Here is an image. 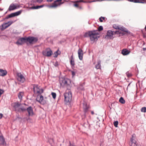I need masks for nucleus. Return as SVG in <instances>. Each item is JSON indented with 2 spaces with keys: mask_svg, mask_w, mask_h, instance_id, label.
Returning <instances> with one entry per match:
<instances>
[{
  "mask_svg": "<svg viewBox=\"0 0 146 146\" xmlns=\"http://www.w3.org/2000/svg\"><path fill=\"white\" fill-rule=\"evenodd\" d=\"M71 72L73 76H75V72L73 71H72Z\"/></svg>",
  "mask_w": 146,
  "mask_h": 146,
  "instance_id": "nucleus-40",
  "label": "nucleus"
},
{
  "mask_svg": "<svg viewBox=\"0 0 146 146\" xmlns=\"http://www.w3.org/2000/svg\"><path fill=\"white\" fill-rule=\"evenodd\" d=\"M118 124V121H116L114 122L113 123L115 127H117V125Z\"/></svg>",
  "mask_w": 146,
  "mask_h": 146,
  "instance_id": "nucleus-35",
  "label": "nucleus"
},
{
  "mask_svg": "<svg viewBox=\"0 0 146 146\" xmlns=\"http://www.w3.org/2000/svg\"><path fill=\"white\" fill-rule=\"evenodd\" d=\"M58 50L56 51L53 54V56L54 57L56 58V57H57L58 55Z\"/></svg>",
  "mask_w": 146,
  "mask_h": 146,
  "instance_id": "nucleus-31",
  "label": "nucleus"
},
{
  "mask_svg": "<svg viewBox=\"0 0 146 146\" xmlns=\"http://www.w3.org/2000/svg\"><path fill=\"white\" fill-rule=\"evenodd\" d=\"M64 101L66 103L71 102L72 99V94L70 89H67L64 94Z\"/></svg>",
  "mask_w": 146,
  "mask_h": 146,
  "instance_id": "nucleus-3",
  "label": "nucleus"
},
{
  "mask_svg": "<svg viewBox=\"0 0 146 146\" xmlns=\"http://www.w3.org/2000/svg\"><path fill=\"white\" fill-rule=\"evenodd\" d=\"M21 104L18 102H15L13 103L11 106L14 110L17 112H18L21 106Z\"/></svg>",
  "mask_w": 146,
  "mask_h": 146,
  "instance_id": "nucleus-7",
  "label": "nucleus"
},
{
  "mask_svg": "<svg viewBox=\"0 0 146 146\" xmlns=\"http://www.w3.org/2000/svg\"><path fill=\"white\" fill-rule=\"evenodd\" d=\"M91 113L92 114V115H94V111H91Z\"/></svg>",
  "mask_w": 146,
  "mask_h": 146,
  "instance_id": "nucleus-47",
  "label": "nucleus"
},
{
  "mask_svg": "<svg viewBox=\"0 0 146 146\" xmlns=\"http://www.w3.org/2000/svg\"><path fill=\"white\" fill-rule=\"evenodd\" d=\"M120 33L119 31H109L107 32V35L110 37H111V36H112L113 35L115 34H120Z\"/></svg>",
  "mask_w": 146,
  "mask_h": 146,
  "instance_id": "nucleus-14",
  "label": "nucleus"
},
{
  "mask_svg": "<svg viewBox=\"0 0 146 146\" xmlns=\"http://www.w3.org/2000/svg\"><path fill=\"white\" fill-rule=\"evenodd\" d=\"M51 94L52 96V97L54 99H55L56 97V93L54 92H52Z\"/></svg>",
  "mask_w": 146,
  "mask_h": 146,
  "instance_id": "nucleus-34",
  "label": "nucleus"
},
{
  "mask_svg": "<svg viewBox=\"0 0 146 146\" xmlns=\"http://www.w3.org/2000/svg\"><path fill=\"white\" fill-rule=\"evenodd\" d=\"M78 54L79 59L80 60H82L83 59V52L82 49L79 48L78 50Z\"/></svg>",
  "mask_w": 146,
  "mask_h": 146,
  "instance_id": "nucleus-16",
  "label": "nucleus"
},
{
  "mask_svg": "<svg viewBox=\"0 0 146 146\" xmlns=\"http://www.w3.org/2000/svg\"><path fill=\"white\" fill-rule=\"evenodd\" d=\"M101 18H102V20H104L105 19V18L102 17H101Z\"/></svg>",
  "mask_w": 146,
  "mask_h": 146,
  "instance_id": "nucleus-46",
  "label": "nucleus"
},
{
  "mask_svg": "<svg viewBox=\"0 0 146 146\" xmlns=\"http://www.w3.org/2000/svg\"><path fill=\"white\" fill-rule=\"evenodd\" d=\"M85 84V82H84L80 84L78 88V89H79L81 90H84V86Z\"/></svg>",
  "mask_w": 146,
  "mask_h": 146,
  "instance_id": "nucleus-23",
  "label": "nucleus"
},
{
  "mask_svg": "<svg viewBox=\"0 0 146 146\" xmlns=\"http://www.w3.org/2000/svg\"><path fill=\"white\" fill-rule=\"evenodd\" d=\"M129 1L131 2H133L134 3H142V2H141L140 1V0H128Z\"/></svg>",
  "mask_w": 146,
  "mask_h": 146,
  "instance_id": "nucleus-30",
  "label": "nucleus"
},
{
  "mask_svg": "<svg viewBox=\"0 0 146 146\" xmlns=\"http://www.w3.org/2000/svg\"><path fill=\"white\" fill-rule=\"evenodd\" d=\"M19 7V6L17 4H15L13 3L11 4L8 9V10L11 11L17 9Z\"/></svg>",
  "mask_w": 146,
  "mask_h": 146,
  "instance_id": "nucleus-11",
  "label": "nucleus"
},
{
  "mask_svg": "<svg viewBox=\"0 0 146 146\" xmlns=\"http://www.w3.org/2000/svg\"><path fill=\"white\" fill-rule=\"evenodd\" d=\"M119 25L115 24L113 25V28L115 29L116 30H118L119 28Z\"/></svg>",
  "mask_w": 146,
  "mask_h": 146,
  "instance_id": "nucleus-32",
  "label": "nucleus"
},
{
  "mask_svg": "<svg viewBox=\"0 0 146 146\" xmlns=\"http://www.w3.org/2000/svg\"><path fill=\"white\" fill-rule=\"evenodd\" d=\"M84 109L85 112H86L88 110V107L87 106H85V107H84Z\"/></svg>",
  "mask_w": 146,
  "mask_h": 146,
  "instance_id": "nucleus-36",
  "label": "nucleus"
},
{
  "mask_svg": "<svg viewBox=\"0 0 146 146\" xmlns=\"http://www.w3.org/2000/svg\"><path fill=\"white\" fill-rule=\"evenodd\" d=\"M99 19H100V21L101 22H103V20L102 19V18H101V17H100L99 18Z\"/></svg>",
  "mask_w": 146,
  "mask_h": 146,
  "instance_id": "nucleus-41",
  "label": "nucleus"
},
{
  "mask_svg": "<svg viewBox=\"0 0 146 146\" xmlns=\"http://www.w3.org/2000/svg\"><path fill=\"white\" fill-rule=\"evenodd\" d=\"M3 91L1 89H0V97L1 95L3 93Z\"/></svg>",
  "mask_w": 146,
  "mask_h": 146,
  "instance_id": "nucleus-38",
  "label": "nucleus"
},
{
  "mask_svg": "<svg viewBox=\"0 0 146 146\" xmlns=\"http://www.w3.org/2000/svg\"><path fill=\"white\" fill-rule=\"evenodd\" d=\"M26 44H34L38 40L37 38L32 36L26 37Z\"/></svg>",
  "mask_w": 146,
  "mask_h": 146,
  "instance_id": "nucleus-4",
  "label": "nucleus"
},
{
  "mask_svg": "<svg viewBox=\"0 0 146 146\" xmlns=\"http://www.w3.org/2000/svg\"><path fill=\"white\" fill-rule=\"evenodd\" d=\"M119 102L122 104H124L125 102V101L122 97L120 98L119 100Z\"/></svg>",
  "mask_w": 146,
  "mask_h": 146,
  "instance_id": "nucleus-29",
  "label": "nucleus"
},
{
  "mask_svg": "<svg viewBox=\"0 0 146 146\" xmlns=\"http://www.w3.org/2000/svg\"><path fill=\"white\" fill-rule=\"evenodd\" d=\"M7 73V71L5 70H3L2 69H0V76H5Z\"/></svg>",
  "mask_w": 146,
  "mask_h": 146,
  "instance_id": "nucleus-20",
  "label": "nucleus"
},
{
  "mask_svg": "<svg viewBox=\"0 0 146 146\" xmlns=\"http://www.w3.org/2000/svg\"><path fill=\"white\" fill-rule=\"evenodd\" d=\"M52 54V52L49 49H46V56H50Z\"/></svg>",
  "mask_w": 146,
  "mask_h": 146,
  "instance_id": "nucleus-21",
  "label": "nucleus"
},
{
  "mask_svg": "<svg viewBox=\"0 0 146 146\" xmlns=\"http://www.w3.org/2000/svg\"><path fill=\"white\" fill-rule=\"evenodd\" d=\"M43 54L44 55H45V52L44 51H43Z\"/></svg>",
  "mask_w": 146,
  "mask_h": 146,
  "instance_id": "nucleus-49",
  "label": "nucleus"
},
{
  "mask_svg": "<svg viewBox=\"0 0 146 146\" xmlns=\"http://www.w3.org/2000/svg\"><path fill=\"white\" fill-rule=\"evenodd\" d=\"M59 83L60 85L63 87H68L70 86L71 84L70 79L62 78H60Z\"/></svg>",
  "mask_w": 146,
  "mask_h": 146,
  "instance_id": "nucleus-2",
  "label": "nucleus"
},
{
  "mask_svg": "<svg viewBox=\"0 0 146 146\" xmlns=\"http://www.w3.org/2000/svg\"><path fill=\"white\" fill-rule=\"evenodd\" d=\"M44 6V5L40 6H36L32 7H31V9H36L42 7Z\"/></svg>",
  "mask_w": 146,
  "mask_h": 146,
  "instance_id": "nucleus-25",
  "label": "nucleus"
},
{
  "mask_svg": "<svg viewBox=\"0 0 146 146\" xmlns=\"http://www.w3.org/2000/svg\"><path fill=\"white\" fill-rule=\"evenodd\" d=\"M103 30V27L102 26H100L98 29V30H93L89 31L85 33L84 35V37H89L90 40L92 41H94L97 40L98 38L99 37L98 35L99 33L98 31H101Z\"/></svg>",
  "mask_w": 146,
  "mask_h": 146,
  "instance_id": "nucleus-1",
  "label": "nucleus"
},
{
  "mask_svg": "<svg viewBox=\"0 0 146 146\" xmlns=\"http://www.w3.org/2000/svg\"><path fill=\"white\" fill-rule=\"evenodd\" d=\"M95 68L97 69H101V61L100 60L98 61L97 64L95 66Z\"/></svg>",
  "mask_w": 146,
  "mask_h": 146,
  "instance_id": "nucleus-24",
  "label": "nucleus"
},
{
  "mask_svg": "<svg viewBox=\"0 0 146 146\" xmlns=\"http://www.w3.org/2000/svg\"><path fill=\"white\" fill-rule=\"evenodd\" d=\"M118 30H120L127 33L128 32L127 30H126L125 28L123 27H121L119 26Z\"/></svg>",
  "mask_w": 146,
  "mask_h": 146,
  "instance_id": "nucleus-26",
  "label": "nucleus"
},
{
  "mask_svg": "<svg viewBox=\"0 0 146 146\" xmlns=\"http://www.w3.org/2000/svg\"><path fill=\"white\" fill-rule=\"evenodd\" d=\"M145 30L146 31V26H145Z\"/></svg>",
  "mask_w": 146,
  "mask_h": 146,
  "instance_id": "nucleus-50",
  "label": "nucleus"
},
{
  "mask_svg": "<svg viewBox=\"0 0 146 146\" xmlns=\"http://www.w3.org/2000/svg\"><path fill=\"white\" fill-rule=\"evenodd\" d=\"M130 52V51L126 49H124L121 51V53L123 55H126L128 54Z\"/></svg>",
  "mask_w": 146,
  "mask_h": 146,
  "instance_id": "nucleus-19",
  "label": "nucleus"
},
{
  "mask_svg": "<svg viewBox=\"0 0 146 146\" xmlns=\"http://www.w3.org/2000/svg\"><path fill=\"white\" fill-rule=\"evenodd\" d=\"M141 110V112L145 113L146 111V108L145 107L142 108Z\"/></svg>",
  "mask_w": 146,
  "mask_h": 146,
  "instance_id": "nucleus-33",
  "label": "nucleus"
},
{
  "mask_svg": "<svg viewBox=\"0 0 146 146\" xmlns=\"http://www.w3.org/2000/svg\"><path fill=\"white\" fill-rule=\"evenodd\" d=\"M27 108H24V107H20L19 109V110L18 112H21V111L23 112L25 111L26 110Z\"/></svg>",
  "mask_w": 146,
  "mask_h": 146,
  "instance_id": "nucleus-27",
  "label": "nucleus"
},
{
  "mask_svg": "<svg viewBox=\"0 0 146 146\" xmlns=\"http://www.w3.org/2000/svg\"><path fill=\"white\" fill-rule=\"evenodd\" d=\"M37 95L36 100L42 104H44V103L43 101V97L41 95V94L36 95Z\"/></svg>",
  "mask_w": 146,
  "mask_h": 146,
  "instance_id": "nucleus-12",
  "label": "nucleus"
},
{
  "mask_svg": "<svg viewBox=\"0 0 146 146\" xmlns=\"http://www.w3.org/2000/svg\"><path fill=\"white\" fill-rule=\"evenodd\" d=\"M42 0H37L36 1H35V2H36L39 3H40L42 2Z\"/></svg>",
  "mask_w": 146,
  "mask_h": 146,
  "instance_id": "nucleus-39",
  "label": "nucleus"
},
{
  "mask_svg": "<svg viewBox=\"0 0 146 146\" xmlns=\"http://www.w3.org/2000/svg\"><path fill=\"white\" fill-rule=\"evenodd\" d=\"M78 2H83V1L82 0H80L79 1H77Z\"/></svg>",
  "mask_w": 146,
  "mask_h": 146,
  "instance_id": "nucleus-44",
  "label": "nucleus"
},
{
  "mask_svg": "<svg viewBox=\"0 0 146 146\" xmlns=\"http://www.w3.org/2000/svg\"><path fill=\"white\" fill-rule=\"evenodd\" d=\"M48 142L52 146H54V143L53 139H50L48 140Z\"/></svg>",
  "mask_w": 146,
  "mask_h": 146,
  "instance_id": "nucleus-28",
  "label": "nucleus"
},
{
  "mask_svg": "<svg viewBox=\"0 0 146 146\" xmlns=\"http://www.w3.org/2000/svg\"><path fill=\"white\" fill-rule=\"evenodd\" d=\"M143 50L144 51L146 50V48H143Z\"/></svg>",
  "mask_w": 146,
  "mask_h": 146,
  "instance_id": "nucleus-48",
  "label": "nucleus"
},
{
  "mask_svg": "<svg viewBox=\"0 0 146 146\" xmlns=\"http://www.w3.org/2000/svg\"><path fill=\"white\" fill-rule=\"evenodd\" d=\"M26 43V37L21 38L18 39L16 44L17 45H22L25 43Z\"/></svg>",
  "mask_w": 146,
  "mask_h": 146,
  "instance_id": "nucleus-8",
  "label": "nucleus"
},
{
  "mask_svg": "<svg viewBox=\"0 0 146 146\" xmlns=\"http://www.w3.org/2000/svg\"><path fill=\"white\" fill-rule=\"evenodd\" d=\"M26 110L28 113L29 115H33V109L31 107H29L27 108Z\"/></svg>",
  "mask_w": 146,
  "mask_h": 146,
  "instance_id": "nucleus-17",
  "label": "nucleus"
},
{
  "mask_svg": "<svg viewBox=\"0 0 146 146\" xmlns=\"http://www.w3.org/2000/svg\"><path fill=\"white\" fill-rule=\"evenodd\" d=\"M33 87V91L35 94H41L43 92V90L40 86L36 84L32 85Z\"/></svg>",
  "mask_w": 146,
  "mask_h": 146,
  "instance_id": "nucleus-5",
  "label": "nucleus"
},
{
  "mask_svg": "<svg viewBox=\"0 0 146 146\" xmlns=\"http://www.w3.org/2000/svg\"><path fill=\"white\" fill-rule=\"evenodd\" d=\"M24 92H20L18 94V97L20 100H22V97L24 95Z\"/></svg>",
  "mask_w": 146,
  "mask_h": 146,
  "instance_id": "nucleus-22",
  "label": "nucleus"
},
{
  "mask_svg": "<svg viewBox=\"0 0 146 146\" xmlns=\"http://www.w3.org/2000/svg\"><path fill=\"white\" fill-rule=\"evenodd\" d=\"M74 6L76 7H78V5L77 3H76L74 5Z\"/></svg>",
  "mask_w": 146,
  "mask_h": 146,
  "instance_id": "nucleus-42",
  "label": "nucleus"
},
{
  "mask_svg": "<svg viewBox=\"0 0 146 146\" xmlns=\"http://www.w3.org/2000/svg\"><path fill=\"white\" fill-rule=\"evenodd\" d=\"M21 13V11H19L14 13H12L6 17V18L7 19L9 18L14 17L16 16H17L19 15Z\"/></svg>",
  "mask_w": 146,
  "mask_h": 146,
  "instance_id": "nucleus-13",
  "label": "nucleus"
},
{
  "mask_svg": "<svg viewBox=\"0 0 146 146\" xmlns=\"http://www.w3.org/2000/svg\"><path fill=\"white\" fill-rule=\"evenodd\" d=\"M62 0H57L55 1L50 6V7L52 8H56L58 6H60L62 3H61Z\"/></svg>",
  "mask_w": 146,
  "mask_h": 146,
  "instance_id": "nucleus-10",
  "label": "nucleus"
},
{
  "mask_svg": "<svg viewBox=\"0 0 146 146\" xmlns=\"http://www.w3.org/2000/svg\"><path fill=\"white\" fill-rule=\"evenodd\" d=\"M53 0H46V1H47V2H51L52 1H53Z\"/></svg>",
  "mask_w": 146,
  "mask_h": 146,
  "instance_id": "nucleus-45",
  "label": "nucleus"
},
{
  "mask_svg": "<svg viewBox=\"0 0 146 146\" xmlns=\"http://www.w3.org/2000/svg\"><path fill=\"white\" fill-rule=\"evenodd\" d=\"M54 65L56 66L57 67L58 66V62L56 61L54 64Z\"/></svg>",
  "mask_w": 146,
  "mask_h": 146,
  "instance_id": "nucleus-37",
  "label": "nucleus"
},
{
  "mask_svg": "<svg viewBox=\"0 0 146 146\" xmlns=\"http://www.w3.org/2000/svg\"><path fill=\"white\" fill-rule=\"evenodd\" d=\"M70 64L72 66H74L75 65L74 59L73 58V54H72V56L70 58Z\"/></svg>",
  "mask_w": 146,
  "mask_h": 146,
  "instance_id": "nucleus-18",
  "label": "nucleus"
},
{
  "mask_svg": "<svg viewBox=\"0 0 146 146\" xmlns=\"http://www.w3.org/2000/svg\"><path fill=\"white\" fill-rule=\"evenodd\" d=\"M134 135H132V137L131 139V144L130 146H137V143L136 141L134 139Z\"/></svg>",
  "mask_w": 146,
  "mask_h": 146,
  "instance_id": "nucleus-15",
  "label": "nucleus"
},
{
  "mask_svg": "<svg viewBox=\"0 0 146 146\" xmlns=\"http://www.w3.org/2000/svg\"><path fill=\"white\" fill-rule=\"evenodd\" d=\"M17 79L21 83H23L25 80V78L21 73H17Z\"/></svg>",
  "mask_w": 146,
  "mask_h": 146,
  "instance_id": "nucleus-6",
  "label": "nucleus"
},
{
  "mask_svg": "<svg viewBox=\"0 0 146 146\" xmlns=\"http://www.w3.org/2000/svg\"><path fill=\"white\" fill-rule=\"evenodd\" d=\"M12 21H9L7 23H3L0 27V29L3 31L10 26L12 23Z\"/></svg>",
  "mask_w": 146,
  "mask_h": 146,
  "instance_id": "nucleus-9",
  "label": "nucleus"
},
{
  "mask_svg": "<svg viewBox=\"0 0 146 146\" xmlns=\"http://www.w3.org/2000/svg\"><path fill=\"white\" fill-rule=\"evenodd\" d=\"M3 116V115L2 113H0V119Z\"/></svg>",
  "mask_w": 146,
  "mask_h": 146,
  "instance_id": "nucleus-43",
  "label": "nucleus"
}]
</instances>
